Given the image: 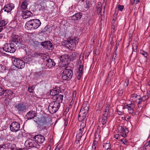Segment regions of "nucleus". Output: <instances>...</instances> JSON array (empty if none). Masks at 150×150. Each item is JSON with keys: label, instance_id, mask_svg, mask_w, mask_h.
I'll use <instances>...</instances> for the list:
<instances>
[{"label": "nucleus", "instance_id": "obj_1", "mask_svg": "<svg viewBox=\"0 0 150 150\" xmlns=\"http://www.w3.org/2000/svg\"><path fill=\"white\" fill-rule=\"evenodd\" d=\"M41 24L40 20L38 19H33L28 21L25 25L29 29L33 30L38 28Z\"/></svg>", "mask_w": 150, "mask_h": 150}, {"label": "nucleus", "instance_id": "obj_2", "mask_svg": "<svg viewBox=\"0 0 150 150\" xmlns=\"http://www.w3.org/2000/svg\"><path fill=\"white\" fill-rule=\"evenodd\" d=\"M76 38L70 39L69 40H64L62 42V45L70 50H74L76 47V43H78Z\"/></svg>", "mask_w": 150, "mask_h": 150}, {"label": "nucleus", "instance_id": "obj_3", "mask_svg": "<svg viewBox=\"0 0 150 150\" xmlns=\"http://www.w3.org/2000/svg\"><path fill=\"white\" fill-rule=\"evenodd\" d=\"M38 127L40 129H45L47 128L50 124L49 120L47 118L42 117L40 119L37 121Z\"/></svg>", "mask_w": 150, "mask_h": 150}, {"label": "nucleus", "instance_id": "obj_4", "mask_svg": "<svg viewBox=\"0 0 150 150\" xmlns=\"http://www.w3.org/2000/svg\"><path fill=\"white\" fill-rule=\"evenodd\" d=\"M60 107L59 102L57 101H54L49 104L48 106L49 112L51 114L55 113L59 109Z\"/></svg>", "mask_w": 150, "mask_h": 150}, {"label": "nucleus", "instance_id": "obj_5", "mask_svg": "<svg viewBox=\"0 0 150 150\" xmlns=\"http://www.w3.org/2000/svg\"><path fill=\"white\" fill-rule=\"evenodd\" d=\"M62 79L64 80H69L72 78L73 72L71 69H65L62 73Z\"/></svg>", "mask_w": 150, "mask_h": 150}, {"label": "nucleus", "instance_id": "obj_6", "mask_svg": "<svg viewBox=\"0 0 150 150\" xmlns=\"http://www.w3.org/2000/svg\"><path fill=\"white\" fill-rule=\"evenodd\" d=\"M2 49L6 52L11 53L14 52L16 50L14 44L12 42L5 44Z\"/></svg>", "mask_w": 150, "mask_h": 150}, {"label": "nucleus", "instance_id": "obj_7", "mask_svg": "<svg viewBox=\"0 0 150 150\" xmlns=\"http://www.w3.org/2000/svg\"><path fill=\"white\" fill-rule=\"evenodd\" d=\"M13 65L19 69H22L25 66V63L22 59L18 58H14L12 60Z\"/></svg>", "mask_w": 150, "mask_h": 150}, {"label": "nucleus", "instance_id": "obj_8", "mask_svg": "<svg viewBox=\"0 0 150 150\" xmlns=\"http://www.w3.org/2000/svg\"><path fill=\"white\" fill-rule=\"evenodd\" d=\"M10 40L16 45L21 44L22 42L21 36L17 34L13 35L10 37Z\"/></svg>", "mask_w": 150, "mask_h": 150}, {"label": "nucleus", "instance_id": "obj_9", "mask_svg": "<svg viewBox=\"0 0 150 150\" xmlns=\"http://www.w3.org/2000/svg\"><path fill=\"white\" fill-rule=\"evenodd\" d=\"M83 110V109H81L80 110L79 114L78 120L79 121L82 122L81 123L85 122L86 123L87 112H84Z\"/></svg>", "mask_w": 150, "mask_h": 150}, {"label": "nucleus", "instance_id": "obj_10", "mask_svg": "<svg viewBox=\"0 0 150 150\" xmlns=\"http://www.w3.org/2000/svg\"><path fill=\"white\" fill-rule=\"evenodd\" d=\"M20 127V124L18 122L14 121L10 125V128L11 131L16 132L19 130Z\"/></svg>", "mask_w": 150, "mask_h": 150}, {"label": "nucleus", "instance_id": "obj_11", "mask_svg": "<svg viewBox=\"0 0 150 150\" xmlns=\"http://www.w3.org/2000/svg\"><path fill=\"white\" fill-rule=\"evenodd\" d=\"M26 143L28 144V147H35L37 148H39L40 147V145L37 143L36 141H35V139L34 140L30 139L26 141Z\"/></svg>", "mask_w": 150, "mask_h": 150}, {"label": "nucleus", "instance_id": "obj_12", "mask_svg": "<svg viewBox=\"0 0 150 150\" xmlns=\"http://www.w3.org/2000/svg\"><path fill=\"white\" fill-rule=\"evenodd\" d=\"M15 107L19 111L21 112H25L28 108L27 105L20 103L17 104Z\"/></svg>", "mask_w": 150, "mask_h": 150}, {"label": "nucleus", "instance_id": "obj_13", "mask_svg": "<svg viewBox=\"0 0 150 150\" xmlns=\"http://www.w3.org/2000/svg\"><path fill=\"white\" fill-rule=\"evenodd\" d=\"M4 144L6 150H18L16 149V145L11 142H8Z\"/></svg>", "mask_w": 150, "mask_h": 150}, {"label": "nucleus", "instance_id": "obj_14", "mask_svg": "<svg viewBox=\"0 0 150 150\" xmlns=\"http://www.w3.org/2000/svg\"><path fill=\"white\" fill-rule=\"evenodd\" d=\"M135 107V105L134 103H132L127 105L125 106H124L122 109L127 108L128 109V112L130 114L133 113L134 112V108Z\"/></svg>", "mask_w": 150, "mask_h": 150}, {"label": "nucleus", "instance_id": "obj_15", "mask_svg": "<svg viewBox=\"0 0 150 150\" xmlns=\"http://www.w3.org/2000/svg\"><path fill=\"white\" fill-rule=\"evenodd\" d=\"M118 131L121 133V136L124 137H126L127 133L128 132L127 129L125 127H124L122 126H120L118 128Z\"/></svg>", "mask_w": 150, "mask_h": 150}, {"label": "nucleus", "instance_id": "obj_16", "mask_svg": "<svg viewBox=\"0 0 150 150\" xmlns=\"http://www.w3.org/2000/svg\"><path fill=\"white\" fill-rule=\"evenodd\" d=\"M14 7L15 6L13 4L10 3L5 6L3 8V10L4 11L9 13L13 9Z\"/></svg>", "mask_w": 150, "mask_h": 150}, {"label": "nucleus", "instance_id": "obj_17", "mask_svg": "<svg viewBox=\"0 0 150 150\" xmlns=\"http://www.w3.org/2000/svg\"><path fill=\"white\" fill-rule=\"evenodd\" d=\"M37 143L39 145L40 144L43 143L45 140L44 137L41 135H37L35 136L34 138Z\"/></svg>", "mask_w": 150, "mask_h": 150}, {"label": "nucleus", "instance_id": "obj_18", "mask_svg": "<svg viewBox=\"0 0 150 150\" xmlns=\"http://www.w3.org/2000/svg\"><path fill=\"white\" fill-rule=\"evenodd\" d=\"M33 14L30 11L26 10L23 11L21 13V16L24 19H26L33 16Z\"/></svg>", "mask_w": 150, "mask_h": 150}, {"label": "nucleus", "instance_id": "obj_19", "mask_svg": "<svg viewBox=\"0 0 150 150\" xmlns=\"http://www.w3.org/2000/svg\"><path fill=\"white\" fill-rule=\"evenodd\" d=\"M47 62L46 63V65L49 68H51L54 67L56 64L55 63L54 60L52 59L49 58L46 60Z\"/></svg>", "mask_w": 150, "mask_h": 150}, {"label": "nucleus", "instance_id": "obj_20", "mask_svg": "<svg viewBox=\"0 0 150 150\" xmlns=\"http://www.w3.org/2000/svg\"><path fill=\"white\" fill-rule=\"evenodd\" d=\"M69 59L68 55L67 54L63 55L60 57V61L62 63H64L65 64L66 63H67Z\"/></svg>", "mask_w": 150, "mask_h": 150}, {"label": "nucleus", "instance_id": "obj_21", "mask_svg": "<svg viewBox=\"0 0 150 150\" xmlns=\"http://www.w3.org/2000/svg\"><path fill=\"white\" fill-rule=\"evenodd\" d=\"M110 105L108 104H106V106L103 112L102 115L108 117L109 112Z\"/></svg>", "mask_w": 150, "mask_h": 150}, {"label": "nucleus", "instance_id": "obj_22", "mask_svg": "<svg viewBox=\"0 0 150 150\" xmlns=\"http://www.w3.org/2000/svg\"><path fill=\"white\" fill-rule=\"evenodd\" d=\"M82 13H79L75 14L71 17V19L74 21L80 19L81 17Z\"/></svg>", "mask_w": 150, "mask_h": 150}, {"label": "nucleus", "instance_id": "obj_23", "mask_svg": "<svg viewBox=\"0 0 150 150\" xmlns=\"http://www.w3.org/2000/svg\"><path fill=\"white\" fill-rule=\"evenodd\" d=\"M63 96L62 95L58 94L54 97L53 99H56V100L55 101L59 102L60 104V103L62 102L63 100Z\"/></svg>", "mask_w": 150, "mask_h": 150}, {"label": "nucleus", "instance_id": "obj_24", "mask_svg": "<svg viewBox=\"0 0 150 150\" xmlns=\"http://www.w3.org/2000/svg\"><path fill=\"white\" fill-rule=\"evenodd\" d=\"M28 119H31L34 118L35 116V113L33 111H30L26 115Z\"/></svg>", "mask_w": 150, "mask_h": 150}, {"label": "nucleus", "instance_id": "obj_25", "mask_svg": "<svg viewBox=\"0 0 150 150\" xmlns=\"http://www.w3.org/2000/svg\"><path fill=\"white\" fill-rule=\"evenodd\" d=\"M108 117L102 115L100 119L103 125H105L107 120Z\"/></svg>", "mask_w": 150, "mask_h": 150}, {"label": "nucleus", "instance_id": "obj_26", "mask_svg": "<svg viewBox=\"0 0 150 150\" xmlns=\"http://www.w3.org/2000/svg\"><path fill=\"white\" fill-rule=\"evenodd\" d=\"M59 91L56 88H54L50 90V94L51 96H53V98H54V97L57 95Z\"/></svg>", "mask_w": 150, "mask_h": 150}, {"label": "nucleus", "instance_id": "obj_27", "mask_svg": "<svg viewBox=\"0 0 150 150\" xmlns=\"http://www.w3.org/2000/svg\"><path fill=\"white\" fill-rule=\"evenodd\" d=\"M86 124L85 122L81 123L79 129V133H81L82 134L84 132V128L86 126Z\"/></svg>", "mask_w": 150, "mask_h": 150}, {"label": "nucleus", "instance_id": "obj_28", "mask_svg": "<svg viewBox=\"0 0 150 150\" xmlns=\"http://www.w3.org/2000/svg\"><path fill=\"white\" fill-rule=\"evenodd\" d=\"M28 1L26 0H24L22 3L21 8L23 9H25L27 8Z\"/></svg>", "mask_w": 150, "mask_h": 150}, {"label": "nucleus", "instance_id": "obj_29", "mask_svg": "<svg viewBox=\"0 0 150 150\" xmlns=\"http://www.w3.org/2000/svg\"><path fill=\"white\" fill-rule=\"evenodd\" d=\"M102 6L101 3H99L97 7V12L98 13H102Z\"/></svg>", "mask_w": 150, "mask_h": 150}, {"label": "nucleus", "instance_id": "obj_30", "mask_svg": "<svg viewBox=\"0 0 150 150\" xmlns=\"http://www.w3.org/2000/svg\"><path fill=\"white\" fill-rule=\"evenodd\" d=\"M81 109H83V111L84 112H87L88 111V106H87L86 103H84L82 105Z\"/></svg>", "mask_w": 150, "mask_h": 150}, {"label": "nucleus", "instance_id": "obj_31", "mask_svg": "<svg viewBox=\"0 0 150 150\" xmlns=\"http://www.w3.org/2000/svg\"><path fill=\"white\" fill-rule=\"evenodd\" d=\"M7 23V21L5 20L2 19L1 17L0 16V26H4Z\"/></svg>", "mask_w": 150, "mask_h": 150}, {"label": "nucleus", "instance_id": "obj_32", "mask_svg": "<svg viewBox=\"0 0 150 150\" xmlns=\"http://www.w3.org/2000/svg\"><path fill=\"white\" fill-rule=\"evenodd\" d=\"M78 55L79 54L77 53L74 52L72 53V55L71 56V59L73 60L76 59Z\"/></svg>", "mask_w": 150, "mask_h": 150}, {"label": "nucleus", "instance_id": "obj_33", "mask_svg": "<svg viewBox=\"0 0 150 150\" xmlns=\"http://www.w3.org/2000/svg\"><path fill=\"white\" fill-rule=\"evenodd\" d=\"M40 43L37 41H34L31 43V45L34 47H37L39 44Z\"/></svg>", "mask_w": 150, "mask_h": 150}, {"label": "nucleus", "instance_id": "obj_34", "mask_svg": "<svg viewBox=\"0 0 150 150\" xmlns=\"http://www.w3.org/2000/svg\"><path fill=\"white\" fill-rule=\"evenodd\" d=\"M53 48L52 44L50 41H48L46 49L49 50H52Z\"/></svg>", "mask_w": 150, "mask_h": 150}, {"label": "nucleus", "instance_id": "obj_35", "mask_svg": "<svg viewBox=\"0 0 150 150\" xmlns=\"http://www.w3.org/2000/svg\"><path fill=\"white\" fill-rule=\"evenodd\" d=\"M140 97V96H138L136 94H132L131 96V98H132V100H134L135 101L136 100H137L136 99V98H137L138 99V98Z\"/></svg>", "mask_w": 150, "mask_h": 150}, {"label": "nucleus", "instance_id": "obj_36", "mask_svg": "<svg viewBox=\"0 0 150 150\" xmlns=\"http://www.w3.org/2000/svg\"><path fill=\"white\" fill-rule=\"evenodd\" d=\"M97 141H93L92 146V148L93 149V150H96V149L97 146Z\"/></svg>", "mask_w": 150, "mask_h": 150}, {"label": "nucleus", "instance_id": "obj_37", "mask_svg": "<svg viewBox=\"0 0 150 150\" xmlns=\"http://www.w3.org/2000/svg\"><path fill=\"white\" fill-rule=\"evenodd\" d=\"M6 91L2 87L0 86V96L4 95L5 93H7Z\"/></svg>", "mask_w": 150, "mask_h": 150}, {"label": "nucleus", "instance_id": "obj_38", "mask_svg": "<svg viewBox=\"0 0 150 150\" xmlns=\"http://www.w3.org/2000/svg\"><path fill=\"white\" fill-rule=\"evenodd\" d=\"M103 12L99 13L100 14V17L101 20H102L103 19H104V14L105 12V6H104L103 8Z\"/></svg>", "mask_w": 150, "mask_h": 150}, {"label": "nucleus", "instance_id": "obj_39", "mask_svg": "<svg viewBox=\"0 0 150 150\" xmlns=\"http://www.w3.org/2000/svg\"><path fill=\"white\" fill-rule=\"evenodd\" d=\"M149 95V94L148 93H147L146 95L141 97L142 98V100L144 102L148 98Z\"/></svg>", "mask_w": 150, "mask_h": 150}, {"label": "nucleus", "instance_id": "obj_40", "mask_svg": "<svg viewBox=\"0 0 150 150\" xmlns=\"http://www.w3.org/2000/svg\"><path fill=\"white\" fill-rule=\"evenodd\" d=\"M83 66L82 65H80L79 68V70L78 72L79 74L80 73V74H82L83 73Z\"/></svg>", "mask_w": 150, "mask_h": 150}, {"label": "nucleus", "instance_id": "obj_41", "mask_svg": "<svg viewBox=\"0 0 150 150\" xmlns=\"http://www.w3.org/2000/svg\"><path fill=\"white\" fill-rule=\"evenodd\" d=\"M103 147L105 148V149L110 148V144L109 143H106L103 145Z\"/></svg>", "mask_w": 150, "mask_h": 150}, {"label": "nucleus", "instance_id": "obj_42", "mask_svg": "<svg viewBox=\"0 0 150 150\" xmlns=\"http://www.w3.org/2000/svg\"><path fill=\"white\" fill-rule=\"evenodd\" d=\"M82 135V134L81 133H79V132L76 135V139H79L78 140V142H79V140L81 139Z\"/></svg>", "mask_w": 150, "mask_h": 150}, {"label": "nucleus", "instance_id": "obj_43", "mask_svg": "<svg viewBox=\"0 0 150 150\" xmlns=\"http://www.w3.org/2000/svg\"><path fill=\"white\" fill-rule=\"evenodd\" d=\"M47 43H48V41H47V42L45 41V42H42L41 43V45L45 48L46 49L47 45Z\"/></svg>", "mask_w": 150, "mask_h": 150}, {"label": "nucleus", "instance_id": "obj_44", "mask_svg": "<svg viewBox=\"0 0 150 150\" xmlns=\"http://www.w3.org/2000/svg\"><path fill=\"white\" fill-rule=\"evenodd\" d=\"M120 141L123 143V144H127L128 141L125 138H123L120 140Z\"/></svg>", "mask_w": 150, "mask_h": 150}, {"label": "nucleus", "instance_id": "obj_45", "mask_svg": "<svg viewBox=\"0 0 150 150\" xmlns=\"http://www.w3.org/2000/svg\"><path fill=\"white\" fill-rule=\"evenodd\" d=\"M99 48H96L95 50V53L96 55H98L100 53Z\"/></svg>", "mask_w": 150, "mask_h": 150}, {"label": "nucleus", "instance_id": "obj_46", "mask_svg": "<svg viewBox=\"0 0 150 150\" xmlns=\"http://www.w3.org/2000/svg\"><path fill=\"white\" fill-rule=\"evenodd\" d=\"M118 10L120 11H122L124 9V6L123 5H118Z\"/></svg>", "mask_w": 150, "mask_h": 150}, {"label": "nucleus", "instance_id": "obj_47", "mask_svg": "<svg viewBox=\"0 0 150 150\" xmlns=\"http://www.w3.org/2000/svg\"><path fill=\"white\" fill-rule=\"evenodd\" d=\"M133 31L132 30H129V40H131V38L132 35V33Z\"/></svg>", "mask_w": 150, "mask_h": 150}, {"label": "nucleus", "instance_id": "obj_48", "mask_svg": "<svg viewBox=\"0 0 150 150\" xmlns=\"http://www.w3.org/2000/svg\"><path fill=\"white\" fill-rule=\"evenodd\" d=\"M28 91L30 93H32L34 89V88L33 86L31 87H29L28 88Z\"/></svg>", "mask_w": 150, "mask_h": 150}, {"label": "nucleus", "instance_id": "obj_49", "mask_svg": "<svg viewBox=\"0 0 150 150\" xmlns=\"http://www.w3.org/2000/svg\"><path fill=\"white\" fill-rule=\"evenodd\" d=\"M137 46L136 45H132V49L133 50L134 52H136L137 51Z\"/></svg>", "mask_w": 150, "mask_h": 150}, {"label": "nucleus", "instance_id": "obj_50", "mask_svg": "<svg viewBox=\"0 0 150 150\" xmlns=\"http://www.w3.org/2000/svg\"><path fill=\"white\" fill-rule=\"evenodd\" d=\"M117 113L118 115H121L122 114V113L123 112V111L122 110L120 111L117 108Z\"/></svg>", "mask_w": 150, "mask_h": 150}, {"label": "nucleus", "instance_id": "obj_51", "mask_svg": "<svg viewBox=\"0 0 150 150\" xmlns=\"http://www.w3.org/2000/svg\"><path fill=\"white\" fill-rule=\"evenodd\" d=\"M4 146V144L0 145V150H6Z\"/></svg>", "mask_w": 150, "mask_h": 150}, {"label": "nucleus", "instance_id": "obj_52", "mask_svg": "<svg viewBox=\"0 0 150 150\" xmlns=\"http://www.w3.org/2000/svg\"><path fill=\"white\" fill-rule=\"evenodd\" d=\"M136 102L137 103V104H142V105H143V104H144L143 103H144V102L143 100L141 101L140 100H138V101H137V100H136Z\"/></svg>", "mask_w": 150, "mask_h": 150}, {"label": "nucleus", "instance_id": "obj_53", "mask_svg": "<svg viewBox=\"0 0 150 150\" xmlns=\"http://www.w3.org/2000/svg\"><path fill=\"white\" fill-rule=\"evenodd\" d=\"M76 94V91L75 90L72 93V96L73 98H75Z\"/></svg>", "mask_w": 150, "mask_h": 150}, {"label": "nucleus", "instance_id": "obj_54", "mask_svg": "<svg viewBox=\"0 0 150 150\" xmlns=\"http://www.w3.org/2000/svg\"><path fill=\"white\" fill-rule=\"evenodd\" d=\"M40 55V54L38 53H34L32 55V56L33 57H37L38 56Z\"/></svg>", "mask_w": 150, "mask_h": 150}, {"label": "nucleus", "instance_id": "obj_55", "mask_svg": "<svg viewBox=\"0 0 150 150\" xmlns=\"http://www.w3.org/2000/svg\"><path fill=\"white\" fill-rule=\"evenodd\" d=\"M84 6L86 8L88 7L89 3L88 1H86L85 3H84Z\"/></svg>", "mask_w": 150, "mask_h": 150}, {"label": "nucleus", "instance_id": "obj_56", "mask_svg": "<svg viewBox=\"0 0 150 150\" xmlns=\"http://www.w3.org/2000/svg\"><path fill=\"white\" fill-rule=\"evenodd\" d=\"M5 38V36L4 34L0 33V40L2 38Z\"/></svg>", "mask_w": 150, "mask_h": 150}, {"label": "nucleus", "instance_id": "obj_57", "mask_svg": "<svg viewBox=\"0 0 150 150\" xmlns=\"http://www.w3.org/2000/svg\"><path fill=\"white\" fill-rule=\"evenodd\" d=\"M120 135L118 134H116L114 136L116 139H118L120 137Z\"/></svg>", "mask_w": 150, "mask_h": 150}, {"label": "nucleus", "instance_id": "obj_58", "mask_svg": "<svg viewBox=\"0 0 150 150\" xmlns=\"http://www.w3.org/2000/svg\"><path fill=\"white\" fill-rule=\"evenodd\" d=\"M142 54L146 57L148 56V54L146 52H144V53Z\"/></svg>", "mask_w": 150, "mask_h": 150}, {"label": "nucleus", "instance_id": "obj_59", "mask_svg": "<svg viewBox=\"0 0 150 150\" xmlns=\"http://www.w3.org/2000/svg\"><path fill=\"white\" fill-rule=\"evenodd\" d=\"M115 24H113V23H112V25H111V29H115Z\"/></svg>", "mask_w": 150, "mask_h": 150}, {"label": "nucleus", "instance_id": "obj_60", "mask_svg": "<svg viewBox=\"0 0 150 150\" xmlns=\"http://www.w3.org/2000/svg\"><path fill=\"white\" fill-rule=\"evenodd\" d=\"M82 75V74H80V73L79 74V75L77 77V79L78 80H80L81 79V77Z\"/></svg>", "mask_w": 150, "mask_h": 150}, {"label": "nucleus", "instance_id": "obj_61", "mask_svg": "<svg viewBox=\"0 0 150 150\" xmlns=\"http://www.w3.org/2000/svg\"><path fill=\"white\" fill-rule=\"evenodd\" d=\"M116 56V53H114L113 54V56L112 57V59H115V58Z\"/></svg>", "mask_w": 150, "mask_h": 150}, {"label": "nucleus", "instance_id": "obj_62", "mask_svg": "<svg viewBox=\"0 0 150 150\" xmlns=\"http://www.w3.org/2000/svg\"><path fill=\"white\" fill-rule=\"evenodd\" d=\"M103 1H104V2H103V4H104V6H105H105L106 5V3L107 2V0H103Z\"/></svg>", "mask_w": 150, "mask_h": 150}, {"label": "nucleus", "instance_id": "obj_63", "mask_svg": "<svg viewBox=\"0 0 150 150\" xmlns=\"http://www.w3.org/2000/svg\"><path fill=\"white\" fill-rule=\"evenodd\" d=\"M59 147V146H57L54 150H61V149H60Z\"/></svg>", "mask_w": 150, "mask_h": 150}, {"label": "nucleus", "instance_id": "obj_64", "mask_svg": "<svg viewBox=\"0 0 150 150\" xmlns=\"http://www.w3.org/2000/svg\"><path fill=\"white\" fill-rule=\"evenodd\" d=\"M138 107L139 108H141L142 107V104H137Z\"/></svg>", "mask_w": 150, "mask_h": 150}]
</instances>
